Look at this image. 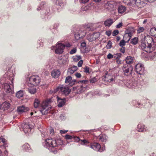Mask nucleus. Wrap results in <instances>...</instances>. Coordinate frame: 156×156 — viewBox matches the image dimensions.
I'll list each match as a JSON object with an SVG mask.
<instances>
[{"mask_svg":"<svg viewBox=\"0 0 156 156\" xmlns=\"http://www.w3.org/2000/svg\"><path fill=\"white\" fill-rule=\"evenodd\" d=\"M63 144L62 141L60 139L55 140L54 139H47L44 141L43 145L46 148L50 149L54 154L57 153L58 146Z\"/></svg>","mask_w":156,"mask_h":156,"instance_id":"1","label":"nucleus"},{"mask_svg":"<svg viewBox=\"0 0 156 156\" xmlns=\"http://www.w3.org/2000/svg\"><path fill=\"white\" fill-rule=\"evenodd\" d=\"M147 43L142 42L140 45V48L147 53H150L153 50H155L154 45L153 38L149 37Z\"/></svg>","mask_w":156,"mask_h":156,"instance_id":"2","label":"nucleus"},{"mask_svg":"<svg viewBox=\"0 0 156 156\" xmlns=\"http://www.w3.org/2000/svg\"><path fill=\"white\" fill-rule=\"evenodd\" d=\"M51 99H49L46 100L42 103L40 111L43 115H45L49 112L51 108Z\"/></svg>","mask_w":156,"mask_h":156,"instance_id":"3","label":"nucleus"},{"mask_svg":"<svg viewBox=\"0 0 156 156\" xmlns=\"http://www.w3.org/2000/svg\"><path fill=\"white\" fill-rule=\"evenodd\" d=\"M105 81L108 82H114L115 83H120V80H117L116 77L115 76H112L108 73V72L106 73L104 78L103 79Z\"/></svg>","mask_w":156,"mask_h":156,"instance_id":"4","label":"nucleus"},{"mask_svg":"<svg viewBox=\"0 0 156 156\" xmlns=\"http://www.w3.org/2000/svg\"><path fill=\"white\" fill-rule=\"evenodd\" d=\"M40 82V78L38 76H33L29 78V82L28 83V86L37 85Z\"/></svg>","mask_w":156,"mask_h":156,"instance_id":"5","label":"nucleus"},{"mask_svg":"<svg viewBox=\"0 0 156 156\" xmlns=\"http://www.w3.org/2000/svg\"><path fill=\"white\" fill-rule=\"evenodd\" d=\"M57 91H61L65 95H67L70 92V90L68 87L62 85L58 87L54 90V93H56Z\"/></svg>","mask_w":156,"mask_h":156,"instance_id":"6","label":"nucleus"},{"mask_svg":"<svg viewBox=\"0 0 156 156\" xmlns=\"http://www.w3.org/2000/svg\"><path fill=\"white\" fill-rule=\"evenodd\" d=\"M135 33V30L133 27H129L126 29L125 31V35L123 39H126V37L128 38L127 41H129L131 38L133 34Z\"/></svg>","mask_w":156,"mask_h":156,"instance_id":"7","label":"nucleus"},{"mask_svg":"<svg viewBox=\"0 0 156 156\" xmlns=\"http://www.w3.org/2000/svg\"><path fill=\"white\" fill-rule=\"evenodd\" d=\"M122 69L124 74L125 75L128 76L131 74L133 70V67L130 65L125 64L123 65Z\"/></svg>","mask_w":156,"mask_h":156,"instance_id":"8","label":"nucleus"},{"mask_svg":"<svg viewBox=\"0 0 156 156\" xmlns=\"http://www.w3.org/2000/svg\"><path fill=\"white\" fill-rule=\"evenodd\" d=\"M2 87H3L4 90L7 93L12 94L14 93L13 85H10L7 83H5L2 85Z\"/></svg>","mask_w":156,"mask_h":156,"instance_id":"9","label":"nucleus"},{"mask_svg":"<svg viewBox=\"0 0 156 156\" xmlns=\"http://www.w3.org/2000/svg\"><path fill=\"white\" fill-rule=\"evenodd\" d=\"M90 147L95 151L100 152H102L105 150V147H103L102 149H101L100 145L97 143H94L91 144Z\"/></svg>","mask_w":156,"mask_h":156,"instance_id":"10","label":"nucleus"},{"mask_svg":"<svg viewBox=\"0 0 156 156\" xmlns=\"http://www.w3.org/2000/svg\"><path fill=\"white\" fill-rule=\"evenodd\" d=\"M135 71L136 73L140 75L144 74V68L143 65L140 63L137 64L135 66Z\"/></svg>","mask_w":156,"mask_h":156,"instance_id":"11","label":"nucleus"},{"mask_svg":"<svg viewBox=\"0 0 156 156\" xmlns=\"http://www.w3.org/2000/svg\"><path fill=\"white\" fill-rule=\"evenodd\" d=\"M65 48L64 44L58 42L56 45V49L55 50V53L57 54H61L63 51V50Z\"/></svg>","mask_w":156,"mask_h":156,"instance_id":"12","label":"nucleus"},{"mask_svg":"<svg viewBox=\"0 0 156 156\" xmlns=\"http://www.w3.org/2000/svg\"><path fill=\"white\" fill-rule=\"evenodd\" d=\"M100 34L98 32H96L92 34H90L87 36V39L90 41H95L100 36Z\"/></svg>","mask_w":156,"mask_h":156,"instance_id":"13","label":"nucleus"},{"mask_svg":"<svg viewBox=\"0 0 156 156\" xmlns=\"http://www.w3.org/2000/svg\"><path fill=\"white\" fill-rule=\"evenodd\" d=\"M4 77L7 79H9L10 80L12 83H13V80L14 79V74L10 70H9L4 75Z\"/></svg>","mask_w":156,"mask_h":156,"instance_id":"14","label":"nucleus"},{"mask_svg":"<svg viewBox=\"0 0 156 156\" xmlns=\"http://www.w3.org/2000/svg\"><path fill=\"white\" fill-rule=\"evenodd\" d=\"M80 49L81 52L83 53H87L89 51L88 48L86 47V42L84 41L81 43Z\"/></svg>","mask_w":156,"mask_h":156,"instance_id":"15","label":"nucleus"},{"mask_svg":"<svg viewBox=\"0 0 156 156\" xmlns=\"http://www.w3.org/2000/svg\"><path fill=\"white\" fill-rule=\"evenodd\" d=\"M23 129L25 133H29L32 129V126L28 123H25L23 125Z\"/></svg>","mask_w":156,"mask_h":156,"instance_id":"16","label":"nucleus"},{"mask_svg":"<svg viewBox=\"0 0 156 156\" xmlns=\"http://www.w3.org/2000/svg\"><path fill=\"white\" fill-rule=\"evenodd\" d=\"M66 83H69L70 86H72L76 83V81L75 80H72V77L70 76H67L65 80Z\"/></svg>","mask_w":156,"mask_h":156,"instance_id":"17","label":"nucleus"},{"mask_svg":"<svg viewBox=\"0 0 156 156\" xmlns=\"http://www.w3.org/2000/svg\"><path fill=\"white\" fill-rule=\"evenodd\" d=\"M61 74L60 71L57 69H53L51 72V76L53 78H56L60 76Z\"/></svg>","mask_w":156,"mask_h":156,"instance_id":"18","label":"nucleus"},{"mask_svg":"<svg viewBox=\"0 0 156 156\" xmlns=\"http://www.w3.org/2000/svg\"><path fill=\"white\" fill-rule=\"evenodd\" d=\"M87 80H80L79 81V83L82 84V85H80V90L79 91V93H81L83 91V90L85 89V83L87 82Z\"/></svg>","mask_w":156,"mask_h":156,"instance_id":"19","label":"nucleus"},{"mask_svg":"<svg viewBox=\"0 0 156 156\" xmlns=\"http://www.w3.org/2000/svg\"><path fill=\"white\" fill-rule=\"evenodd\" d=\"M77 69V67L76 66H73L70 67L68 69L67 73L68 74H71L73 73Z\"/></svg>","mask_w":156,"mask_h":156,"instance_id":"20","label":"nucleus"},{"mask_svg":"<svg viewBox=\"0 0 156 156\" xmlns=\"http://www.w3.org/2000/svg\"><path fill=\"white\" fill-rule=\"evenodd\" d=\"M125 83V85L129 88L132 89H135V83H133L130 81H127Z\"/></svg>","mask_w":156,"mask_h":156,"instance_id":"21","label":"nucleus"},{"mask_svg":"<svg viewBox=\"0 0 156 156\" xmlns=\"http://www.w3.org/2000/svg\"><path fill=\"white\" fill-rule=\"evenodd\" d=\"M17 110L19 112H27L29 110V109L28 108L25 107L24 106L22 105L18 107Z\"/></svg>","mask_w":156,"mask_h":156,"instance_id":"22","label":"nucleus"},{"mask_svg":"<svg viewBox=\"0 0 156 156\" xmlns=\"http://www.w3.org/2000/svg\"><path fill=\"white\" fill-rule=\"evenodd\" d=\"M6 140L3 136H1L0 137V147H2V146H4L5 147H7V146H6Z\"/></svg>","mask_w":156,"mask_h":156,"instance_id":"23","label":"nucleus"},{"mask_svg":"<svg viewBox=\"0 0 156 156\" xmlns=\"http://www.w3.org/2000/svg\"><path fill=\"white\" fill-rule=\"evenodd\" d=\"M113 20L112 19H108L104 22V24L105 26L109 27L113 23Z\"/></svg>","mask_w":156,"mask_h":156,"instance_id":"24","label":"nucleus"},{"mask_svg":"<svg viewBox=\"0 0 156 156\" xmlns=\"http://www.w3.org/2000/svg\"><path fill=\"white\" fill-rule=\"evenodd\" d=\"M126 10L125 6L122 5L119 6L118 8V11L119 13L122 14L124 13Z\"/></svg>","mask_w":156,"mask_h":156,"instance_id":"25","label":"nucleus"},{"mask_svg":"<svg viewBox=\"0 0 156 156\" xmlns=\"http://www.w3.org/2000/svg\"><path fill=\"white\" fill-rule=\"evenodd\" d=\"M155 50H153L152 52H151V53L150 56V58L152 60H155L156 59V46L154 45Z\"/></svg>","mask_w":156,"mask_h":156,"instance_id":"26","label":"nucleus"},{"mask_svg":"<svg viewBox=\"0 0 156 156\" xmlns=\"http://www.w3.org/2000/svg\"><path fill=\"white\" fill-rule=\"evenodd\" d=\"M34 86L30 85V86H28L29 87L28 88V91L31 94H34L36 92V89L34 87Z\"/></svg>","mask_w":156,"mask_h":156,"instance_id":"27","label":"nucleus"},{"mask_svg":"<svg viewBox=\"0 0 156 156\" xmlns=\"http://www.w3.org/2000/svg\"><path fill=\"white\" fill-rule=\"evenodd\" d=\"M58 98V106L59 107H61L63 106L65 104L64 101L65 100V98H63V99H62L59 98Z\"/></svg>","mask_w":156,"mask_h":156,"instance_id":"28","label":"nucleus"},{"mask_svg":"<svg viewBox=\"0 0 156 156\" xmlns=\"http://www.w3.org/2000/svg\"><path fill=\"white\" fill-rule=\"evenodd\" d=\"M108 137L105 134L100 135L99 136V140L101 142H105L107 140Z\"/></svg>","mask_w":156,"mask_h":156,"instance_id":"29","label":"nucleus"},{"mask_svg":"<svg viewBox=\"0 0 156 156\" xmlns=\"http://www.w3.org/2000/svg\"><path fill=\"white\" fill-rule=\"evenodd\" d=\"M125 61L128 64H130L133 62V58L131 56H127L126 59Z\"/></svg>","mask_w":156,"mask_h":156,"instance_id":"30","label":"nucleus"},{"mask_svg":"<svg viewBox=\"0 0 156 156\" xmlns=\"http://www.w3.org/2000/svg\"><path fill=\"white\" fill-rule=\"evenodd\" d=\"M2 108L4 110H7L9 108L10 104L5 101L2 103Z\"/></svg>","mask_w":156,"mask_h":156,"instance_id":"31","label":"nucleus"},{"mask_svg":"<svg viewBox=\"0 0 156 156\" xmlns=\"http://www.w3.org/2000/svg\"><path fill=\"white\" fill-rule=\"evenodd\" d=\"M23 149L26 151H29L30 149V147L28 143H25L22 146Z\"/></svg>","mask_w":156,"mask_h":156,"instance_id":"32","label":"nucleus"},{"mask_svg":"<svg viewBox=\"0 0 156 156\" xmlns=\"http://www.w3.org/2000/svg\"><path fill=\"white\" fill-rule=\"evenodd\" d=\"M79 28L80 29V30L81 31H84L85 30L90 29V27L87 25H80L79 27Z\"/></svg>","mask_w":156,"mask_h":156,"instance_id":"33","label":"nucleus"},{"mask_svg":"<svg viewBox=\"0 0 156 156\" xmlns=\"http://www.w3.org/2000/svg\"><path fill=\"white\" fill-rule=\"evenodd\" d=\"M145 127L144 125L140 123L137 126L138 131L140 132L143 131L145 129Z\"/></svg>","mask_w":156,"mask_h":156,"instance_id":"34","label":"nucleus"},{"mask_svg":"<svg viewBox=\"0 0 156 156\" xmlns=\"http://www.w3.org/2000/svg\"><path fill=\"white\" fill-rule=\"evenodd\" d=\"M133 104V105H135L138 108H141L142 106V105L139 101H137L136 100H133L132 101Z\"/></svg>","mask_w":156,"mask_h":156,"instance_id":"35","label":"nucleus"},{"mask_svg":"<svg viewBox=\"0 0 156 156\" xmlns=\"http://www.w3.org/2000/svg\"><path fill=\"white\" fill-rule=\"evenodd\" d=\"M79 143H81L83 145H86L90 143V142L86 139L81 140L79 137Z\"/></svg>","mask_w":156,"mask_h":156,"instance_id":"36","label":"nucleus"},{"mask_svg":"<svg viewBox=\"0 0 156 156\" xmlns=\"http://www.w3.org/2000/svg\"><path fill=\"white\" fill-rule=\"evenodd\" d=\"M23 91L21 90L18 91L16 94V96L18 98L22 97L23 95Z\"/></svg>","mask_w":156,"mask_h":156,"instance_id":"37","label":"nucleus"},{"mask_svg":"<svg viewBox=\"0 0 156 156\" xmlns=\"http://www.w3.org/2000/svg\"><path fill=\"white\" fill-rule=\"evenodd\" d=\"M40 105V101L38 99L36 98L34 102V105L35 108H38Z\"/></svg>","mask_w":156,"mask_h":156,"instance_id":"38","label":"nucleus"},{"mask_svg":"<svg viewBox=\"0 0 156 156\" xmlns=\"http://www.w3.org/2000/svg\"><path fill=\"white\" fill-rule=\"evenodd\" d=\"M138 41V39L135 37L131 40L130 43L136 45Z\"/></svg>","mask_w":156,"mask_h":156,"instance_id":"39","label":"nucleus"},{"mask_svg":"<svg viewBox=\"0 0 156 156\" xmlns=\"http://www.w3.org/2000/svg\"><path fill=\"white\" fill-rule=\"evenodd\" d=\"M145 29L143 27H140L138 28L137 30V34H140L141 32H143Z\"/></svg>","mask_w":156,"mask_h":156,"instance_id":"40","label":"nucleus"},{"mask_svg":"<svg viewBox=\"0 0 156 156\" xmlns=\"http://www.w3.org/2000/svg\"><path fill=\"white\" fill-rule=\"evenodd\" d=\"M112 46V43L111 41H109L108 42L107 44L106 45V47L108 49H110Z\"/></svg>","mask_w":156,"mask_h":156,"instance_id":"41","label":"nucleus"},{"mask_svg":"<svg viewBox=\"0 0 156 156\" xmlns=\"http://www.w3.org/2000/svg\"><path fill=\"white\" fill-rule=\"evenodd\" d=\"M59 63L62 65H65L66 62V60L64 59H61L59 61Z\"/></svg>","mask_w":156,"mask_h":156,"instance_id":"42","label":"nucleus"},{"mask_svg":"<svg viewBox=\"0 0 156 156\" xmlns=\"http://www.w3.org/2000/svg\"><path fill=\"white\" fill-rule=\"evenodd\" d=\"M126 42L124 40H122L120 41L119 45L122 47H124L123 46L125 45Z\"/></svg>","mask_w":156,"mask_h":156,"instance_id":"43","label":"nucleus"},{"mask_svg":"<svg viewBox=\"0 0 156 156\" xmlns=\"http://www.w3.org/2000/svg\"><path fill=\"white\" fill-rule=\"evenodd\" d=\"M65 138L67 140H74V139L72 136L68 135H66L65 136Z\"/></svg>","mask_w":156,"mask_h":156,"instance_id":"44","label":"nucleus"},{"mask_svg":"<svg viewBox=\"0 0 156 156\" xmlns=\"http://www.w3.org/2000/svg\"><path fill=\"white\" fill-rule=\"evenodd\" d=\"M119 33V31L118 30H115L112 33V35L113 36H115L118 34Z\"/></svg>","mask_w":156,"mask_h":156,"instance_id":"45","label":"nucleus"},{"mask_svg":"<svg viewBox=\"0 0 156 156\" xmlns=\"http://www.w3.org/2000/svg\"><path fill=\"white\" fill-rule=\"evenodd\" d=\"M90 82L91 83H94L97 81V80L95 77L91 78L90 80Z\"/></svg>","mask_w":156,"mask_h":156,"instance_id":"46","label":"nucleus"},{"mask_svg":"<svg viewBox=\"0 0 156 156\" xmlns=\"http://www.w3.org/2000/svg\"><path fill=\"white\" fill-rule=\"evenodd\" d=\"M114 57V55L111 53H109L107 55V58L108 59H110Z\"/></svg>","mask_w":156,"mask_h":156,"instance_id":"47","label":"nucleus"},{"mask_svg":"<svg viewBox=\"0 0 156 156\" xmlns=\"http://www.w3.org/2000/svg\"><path fill=\"white\" fill-rule=\"evenodd\" d=\"M120 51L122 53L124 54L125 52V47H122L120 49Z\"/></svg>","mask_w":156,"mask_h":156,"instance_id":"48","label":"nucleus"},{"mask_svg":"<svg viewBox=\"0 0 156 156\" xmlns=\"http://www.w3.org/2000/svg\"><path fill=\"white\" fill-rule=\"evenodd\" d=\"M112 33V31L111 30H108L106 31L105 32L106 34L108 36H109L111 35Z\"/></svg>","mask_w":156,"mask_h":156,"instance_id":"49","label":"nucleus"},{"mask_svg":"<svg viewBox=\"0 0 156 156\" xmlns=\"http://www.w3.org/2000/svg\"><path fill=\"white\" fill-rule=\"evenodd\" d=\"M84 72L86 73H89V68L87 66H85L84 68Z\"/></svg>","mask_w":156,"mask_h":156,"instance_id":"50","label":"nucleus"},{"mask_svg":"<svg viewBox=\"0 0 156 156\" xmlns=\"http://www.w3.org/2000/svg\"><path fill=\"white\" fill-rule=\"evenodd\" d=\"M48 134L46 132H42L41 133V136L42 137H45L48 136Z\"/></svg>","mask_w":156,"mask_h":156,"instance_id":"51","label":"nucleus"},{"mask_svg":"<svg viewBox=\"0 0 156 156\" xmlns=\"http://www.w3.org/2000/svg\"><path fill=\"white\" fill-rule=\"evenodd\" d=\"M89 9V7L88 6H86L84 7L83 6L82 9L83 10L85 11Z\"/></svg>","mask_w":156,"mask_h":156,"instance_id":"52","label":"nucleus"},{"mask_svg":"<svg viewBox=\"0 0 156 156\" xmlns=\"http://www.w3.org/2000/svg\"><path fill=\"white\" fill-rule=\"evenodd\" d=\"M76 49H73L70 51L69 53L70 54H73L75 53L76 52Z\"/></svg>","mask_w":156,"mask_h":156,"instance_id":"53","label":"nucleus"},{"mask_svg":"<svg viewBox=\"0 0 156 156\" xmlns=\"http://www.w3.org/2000/svg\"><path fill=\"white\" fill-rule=\"evenodd\" d=\"M73 61L76 62L78 61V56L73 57Z\"/></svg>","mask_w":156,"mask_h":156,"instance_id":"54","label":"nucleus"},{"mask_svg":"<svg viewBox=\"0 0 156 156\" xmlns=\"http://www.w3.org/2000/svg\"><path fill=\"white\" fill-rule=\"evenodd\" d=\"M68 131V130H60V132L61 134H65Z\"/></svg>","mask_w":156,"mask_h":156,"instance_id":"55","label":"nucleus"},{"mask_svg":"<svg viewBox=\"0 0 156 156\" xmlns=\"http://www.w3.org/2000/svg\"><path fill=\"white\" fill-rule=\"evenodd\" d=\"M83 63V60H80L79 61V67H81L82 66Z\"/></svg>","mask_w":156,"mask_h":156,"instance_id":"56","label":"nucleus"},{"mask_svg":"<svg viewBox=\"0 0 156 156\" xmlns=\"http://www.w3.org/2000/svg\"><path fill=\"white\" fill-rule=\"evenodd\" d=\"M122 25V22L120 23L116 26V27L117 28H119L121 27Z\"/></svg>","mask_w":156,"mask_h":156,"instance_id":"57","label":"nucleus"},{"mask_svg":"<svg viewBox=\"0 0 156 156\" xmlns=\"http://www.w3.org/2000/svg\"><path fill=\"white\" fill-rule=\"evenodd\" d=\"M89 1V0H81L80 2L81 3L85 4L86 3L88 2Z\"/></svg>","mask_w":156,"mask_h":156,"instance_id":"58","label":"nucleus"},{"mask_svg":"<svg viewBox=\"0 0 156 156\" xmlns=\"http://www.w3.org/2000/svg\"><path fill=\"white\" fill-rule=\"evenodd\" d=\"M121 53H117L115 54V55L117 56L116 59H118L119 58H120L121 56Z\"/></svg>","mask_w":156,"mask_h":156,"instance_id":"59","label":"nucleus"},{"mask_svg":"<svg viewBox=\"0 0 156 156\" xmlns=\"http://www.w3.org/2000/svg\"><path fill=\"white\" fill-rule=\"evenodd\" d=\"M116 62L118 64H121L122 61L119 59H116Z\"/></svg>","mask_w":156,"mask_h":156,"instance_id":"60","label":"nucleus"},{"mask_svg":"<svg viewBox=\"0 0 156 156\" xmlns=\"http://www.w3.org/2000/svg\"><path fill=\"white\" fill-rule=\"evenodd\" d=\"M54 130L53 129L51 128L50 129V133L51 134H53L54 133Z\"/></svg>","mask_w":156,"mask_h":156,"instance_id":"61","label":"nucleus"},{"mask_svg":"<svg viewBox=\"0 0 156 156\" xmlns=\"http://www.w3.org/2000/svg\"><path fill=\"white\" fill-rule=\"evenodd\" d=\"M60 119H61L62 120H63L64 119V116L62 115L60 116Z\"/></svg>","mask_w":156,"mask_h":156,"instance_id":"62","label":"nucleus"},{"mask_svg":"<svg viewBox=\"0 0 156 156\" xmlns=\"http://www.w3.org/2000/svg\"><path fill=\"white\" fill-rule=\"evenodd\" d=\"M64 45L65 46V47H69L71 46V45L69 44H66V45Z\"/></svg>","mask_w":156,"mask_h":156,"instance_id":"63","label":"nucleus"},{"mask_svg":"<svg viewBox=\"0 0 156 156\" xmlns=\"http://www.w3.org/2000/svg\"><path fill=\"white\" fill-rule=\"evenodd\" d=\"M116 39L117 41H119L120 39V37L119 36H117L116 37Z\"/></svg>","mask_w":156,"mask_h":156,"instance_id":"64","label":"nucleus"}]
</instances>
